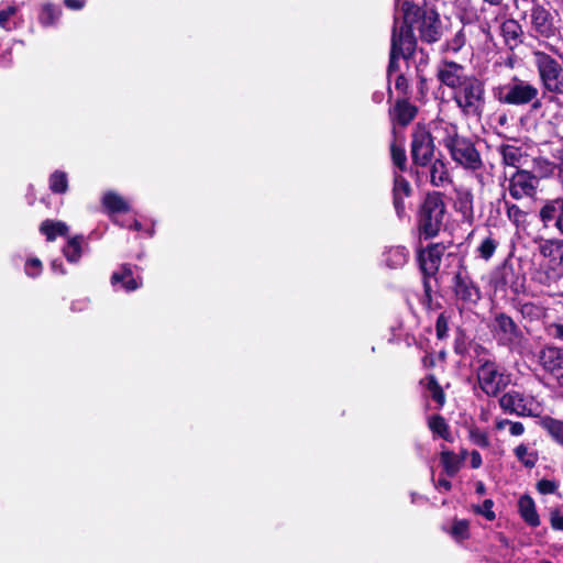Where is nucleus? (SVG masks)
Returning a JSON list of instances; mask_svg holds the SVG:
<instances>
[{"label":"nucleus","mask_w":563,"mask_h":563,"mask_svg":"<svg viewBox=\"0 0 563 563\" xmlns=\"http://www.w3.org/2000/svg\"><path fill=\"white\" fill-rule=\"evenodd\" d=\"M538 250L542 261L533 268L531 278L543 286L555 285L563 277V240H543Z\"/></svg>","instance_id":"f257e3e1"},{"label":"nucleus","mask_w":563,"mask_h":563,"mask_svg":"<svg viewBox=\"0 0 563 563\" xmlns=\"http://www.w3.org/2000/svg\"><path fill=\"white\" fill-rule=\"evenodd\" d=\"M404 21L399 24L395 19V24L391 34V49L390 59L388 65V74L390 75L398 67V59L408 58L412 55L416 48V38L412 33V19L411 13L416 15L418 8L408 1L402 3Z\"/></svg>","instance_id":"f03ea898"},{"label":"nucleus","mask_w":563,"mask_h":563,"mask_svg":"<svg viewBox=\"0 0 563 563\" xmlns=\"http://www.w3.org/2000/svg\"><path fill=\"white\" fill-rule=\"evenodd\" d=\"M495 100L508 106H526L531 103L533 110L541 108L539 88L530 81L512 77L510 81L492 89Z\"/></svg>","instance_id":"7ed1b4c3"},{"label":"nucleus","mask_w":563,"mask_h":563,"mask_svg":"<svg viewBox=\"0 0 563 563\" xmlns=\"http://www.w3.org/2000/svg\"><path fill=\"white\" fill-rule=\"evenodd\" d=\"M453 100L465 117L481 118L485 107V85L475 76L463 80L453 91Z\"/></svg>","instance_id":"20e7f679"},{"label":"nucleus","mask_w":563,"mask_h":563,"mask_svg":"<svg viewBox=\"0 0 563 563\" xmlns=\"http://www.w3.org/2000/svg\"><path fill=\"white\" fill-rule=\"evenodd\" d=\"M445 131L443 145L450 152L452 159L466 169L477 170L482 166V159L473 142L460 136L455 125H448Z\"/></svg>","instance_id":"39448f33"},{"label":"nucleus","mask_w":563,"mask_h":563,"mask_svg":"<svg viewBox=\"0 0 563 563\" xmlns=\"http://www.w3.org/2000/svg\"><path fill=\"white\" fill-rule=\"evenodd\" d=\"M532 56L543 89L548 92L563 96L562 64L542 51H534Z\"/></svg>","instance_id":"423d86ee"},{"label":"nucleus","mask_w":563,"mask_h":563,"mask_svg":"<svg viewBox=\"0 0 563 563\" xmlns=\"http://www.w3.org/2000/svg\"><path fill=\"white\" fill-rule=\"evenodd\" d=\"M445 206L439 192L429 194L420 209L419 228L426 238H432L439 232Z\"/></svg>","instance_id":"0eeeda50"},{"label":"nucleus","mask_w":563,"mask_h":563,"mask_svg":"<svg viewBox=\"0 0 563 563\" xmlns=\"http://www.w3.org/2000/svg\"><path fill=\"white\" fill-rule=\"evenodd\" d=\"M498 402L505 412L519 417H537L542 411L541 404L533 396L518 390L505 393Z\"/></svg>","instance_id":"6e6552de"},{"label":"nucleus","mask_w":563,"mask_h":563,"mask_svg":"<svg viewBox=\"0 0 563 563\" xmlns=\"http://www.w3.org/2000/svg\"><path fill=\"white\" fill-rule=\"evenodd\" d=\"M476 374L481 389L490 397L497 396L508 384L505 374L492 361L481 363Z\"/></svg>","instance_id":"1a4fd4ad"},{"label":"nucleus","mask_w":563,"mask_h":563,"mask_svg":"<svg viewBox=\"0 0 563 563\" xmlns=\"http://www.w3.org/2000/svg\"><path fill=\"white\" fill-rule=\"evenodd\" d=\"M530 26L534 37L552 38L559 35L560 31L552 13L541 4H534L530 13Z\"/></svg>","instance_id":"9d476101"},{"label":"nucleus","mask_w":563,"mask_h":563,"mask_svg":"<svg viewBox=\"0 0 563 563\" xmlns=\"http://www.w3.org/2000/svg\"><path fill=\"white\" fill-rule=\"evenodd\" d=\"M433 140L424 126H417L412 133L411 156L416 164L426 166L432 158Z\"/></svg>","instance_id":"9b49d317"},{"label":"nucleus","mask_w":563,"mask_h":563,"mask_svg":"<svg viewBox=\"0 0 563 563\" xmlns=\"http://www.w3.org/2000/svg\"><path fill=\"white\" fill-rule=\"evenodd\" d=\"M538 178L527 170H518L509 180V194L516 199L530 197L536 192Z\"/></svg>","instance_id":"f8f14e48"},{"label":"nucleus","mask_w":563,"mask_h":563,"mask_svg":"<svg viewBox=\"0 0 563 563\" xmlns=\"http://www.w3.org/2000/svg\"><path fill=\"white\" fill-rule=\"evenodd\" d=\"M539 217L545 227L553 225L563 234V198L547 200L539 211Z\"/></svg>","instance_id":"ddd939ff"},{"label":"nucleus","mask_w":563,"mask_h":563,"mask_svg":"<svg viewBox=\"0 0 563 563\" xmlns=\"http://www.w3.org/2000/svg\"><path fill=\"white\" fill-rule=\"evenodd\" d=\"M468 76L464 74V67L454 62H442L438 67L439 80L453 89V91L462 85L463 80Z\"/></svg>","instance_id":"4468645a"},{"label":"nucleus","mask_w":563,"mask_h":563,"mask_svg":"<svg viewBox=\"0 0 563 563\" xmlns=\"http://www.w3.org/2000/svg\"><path fill=\"white\" fill-rule=\"evenodd\" d=\"M454 291L464 302L475 303L481 298L479 288L467 274L459 272L454 277Z\"/></svg>","instance_id":"2eb2a0df"},{"label":"nucleus","mask_w":563,"mask_h":563,"mask_svg":"<svg viewBox=\"0 0 563 563\" xmlns=\"http://www.w3.org/2000/svg\"><path fill=\"white\" fill-rule=\"evenodd\" d=\"M443 251L444 247L440 244H433L420 251L418 258L420 267L426 275H433L438 272Z\"/></svg>","instance_id":"dca6fc26"},{"label":"nucleus","mask_w":563,"mask_h":563,"mask_svg":"<svg viewBox=\"0 0 563 563\" xmlns=\"http://www.w3.org/2000/svg\"><path fill=\"white\" fill-rule=\"evenodd\" d=\"M499 152L503 157V162L512 167H520L528 161L527 147L517 144H504L500 146Z\"/></svg>","instance_id":"f3484780"},{"label":"nucleus","mask_w":563,"mask_h":563,"mask_svg":"<svg viewBox=\"0 0 563 563\" xmlns=\"http://www.w3.org/2000/svg\"><path fill=\"white\" fill-rule=\"evenodd\" d=\"M540 362L544 369L555 373H561L563 367V350L558 347H547L540 353Z\"/></svg>","instance_id":"a211bd4d"},{"label":"nucleus","mask_w":563,"mask_h":563,"mask_svg":"<svg viewBox=\"0 0 563 563\" xmlns=\"http://www.w3.org/2000/svg\"><path fill=\"white\" fill-rule=\"evenodd\" d=\"M495 331L498 340L504 343L512 342L517 336V327L511 318L505 314H498L495 318Z\"/></svg>","instance_id":"6ab92c4d"},{"label":"nucleus","mask_w":563,"mask_h":563,"mask_svg":"<svg viewBox=\"0 0 563 563\" xmlns=\"http://www.w3.org/2000/svg\"><path fill=\"white\" fill-rule=\"evenodd\" d=\"M409 251L405 246H390L383 253L384 264L391 269L401 268L408 260Z\"/></svg>","instance_id":"aec40b11"},{"label":"nucleus","mask_w":563,"mask_h":563,"mask_svg":"<svg viewBox=\"0 0 563 563\" xmlns=\"http://www.w3.org/2000/svg\"><path fill=\"white\" fill-rule=\"evenodd\" d=\"M501 35L508 46L511 48L518 46L523 34L522 27L515 19H507L500 26Z\"/></svg>","instance_id":"412c9836"},{"label":"nucleus","mask_w":563,"mask_h":563,"mask_svg":"<svg viewBox=\"0 0 563 563\" xmlns=\"http://www.w3.org/2000/svg\"><path fill=\"white\" fill-rule=\"evenodd\" d=\"M409 183L400 175L395 173L394 178V205L398 216L405 211L404 198L410 195Z\"/></svg>","instance_id":"4be33fe9"},{"label":"nucleus","mask_w":563,"mask_h":563,"mask_svg":"<svg viewBox=\"0 0 563 563\" xmlns=\"http://www.w3.org/2000/svg\"><path fill=\"white\" fill-rule=\"evenodd\" d=\"M113 286L119 283L122 284V288L126 291H132L141 286V282L133 277L132 269L129 265H123L119 271L114 272L111 277Z\"/></svg>","instance_id":"5701e85b"},{"label":"nucleus","mask_w":563,"mask_h":563,"mask_svg":"<svg viewBox=\"0 0 563 563\" xmlns=\"http://www.w3.org/2000/svg\"><path fill=\"white\" fill-rule=\"evenodd\" d=\"M499 244V238L495 233L488 232V234L485 235L479 241L478 245L476 246L475 253L479 258L487 262L494 256Z\"/></svg>","instance_id":"b1692460"},{"label":"nucleus","mask_w":563,"mask_h":563,"mask_svg":"<svg viewBox=\"0 0 563 563\" xmlns=\"http://www.w3.org/2000/svg\"><path fill=\"white\" fill-rule=\"evenodd\" d=\"M518 507L521 517L525 519V521L532 526L537 527L540 523L539 516L536 510L534 501L529 496H521L518 501Z\"/></svg>","instance_id":"393cba45"},{"label":"nucleus","mask_w":563,"mask_h":563,"mask_svg":"<svg viewBox=\"0 0 563 563\" xmlns=\"http://www.w3.org/2000/svg\"><path fill=\"white\" fill-rule=\"evenodd\" d=\"M102 205L109 213L128 212L130 206L128 201L114 191H108L102 196Z\"/></svg>","instance_id":"a878e982"},{"label":"nucleus","mask_w":563,"mask_h":563,"mask_svg":"<svg viewBox=\"0 0 563 563\" xmlns=\"http://www.w3.org/2000/svg\"><path fill=\"white\" fill-rule=\"evenodd\" d=\"M430 183L435 187H443L450 183V174L443 161L435 159L431 164Z\"/></svg>","instance_id":"bb28decb"},{"label":"nucleus","mask_w":563,"mask_h":563,"mask_svg":"<svg viewBox=\"0 0 563 563\" xmlns=\"http://www.w3.org/2000/svg\"><path fill=\"white\" fill-rule=\"evenodd\" d=\"M417 109L409 102L401 100L397 101L391 117L401 125H407L416 115Z\"/></svg>","instance_id":"cd10ccee"},{"label":"nucleus","mask_w":563,"mask_h":563,"mask_svg":"<svg viewBox=\"0 0 563 563\" xmlns=\"http://www.w3.org/2000/svg\"><path fill=\"white\" fill-rule=\"evenodd\" d=\"M40 231L47 241H54L58 235L65 236L68 233V227L62 221L45 220L41 223Z\"/></svg>","instance_id":"c85d7f7f"},{"label":"nucleus","mask_w":563,"mask_h":563,"mask_svg":"<svg viewBox=\"0 0 563 563\" xmlns=\"http://www.w3.org/2000/svg\"><path fill=\"white\" fill-rule=\"evenodd\" d=\"M539 424L556 443L563 446V421L547 416L540 419Z\"/></svg>","instance_id":"c756f323"},{"label":"nucleus","mask_w":563,"mask_h":563,"mask_svg":"<svg viewBox=\"0 0 563 563\" xmlns=\"http://www.w3.org/2000/svg\"><path fill=\"white\" fill-rule=\"evenodd\" d=\"M84 238L81 235L74 236L68 240L63 249V253L69 263H78L82 253Z\"/></svg>","instance_id":"7c9ffc66"},{"label":"nucleus","mask_w":563,"mask_h":563,"mask_svg":"<svg viewBox=\"0 0 563 563\" xmlns=\"http://www.w3.org/2000/svg\"><path fill=\"white\" fill-rule=\"evenodd\" d=\"M456 209L463 214L464 219H472L473 217V195L468 190H461L457 192Z\"/></svg>","instance_id":"2f4dec72"},{"label":"nucleus","mask_w":563,"mask_h":563,"mask_svg":"<svg viewBox=\"0 0 563 563\" xmlns=\"http://www.w3.org/2000/svg\"><path fill=\"white\" fill-rule=\"evenodd\" d=\"M420 36L428 43L437 42L441 36V31L437 25V21L424 19L420 27Z\"/></svg>","instance_id":"473e14b6"},{"label":"nucleus","mask_w":563,"mask_h":563,"mask_svg":"<svg viewBox=\"0 0 563 563\" xmlns=\"http://www.w3.org/2000/svg\"><path fill=\"white\" fill-rule=\"evenodd\" d=\"M515 456L527 467H533L538 461V454L529 450L526 444H520L514 450Z\"/></svg>","instance_id":"72a5a7b5"},{"label":"nucleus","mask_w":563,"mask_h":563,"mask_svg":"<svg viewBox=\"0 0 563 563\" xmlns=\"http://www.w3.org/2000/svg\"><path fill=\"white\" fill-rule=\"evenodd\" d=\"M449 533L457 542L466 540L470 537L468 521L465 519H455Z\"/></svg>","instance_id":"f704fd0d"},{"label":"nucleus","mask_w":563,"mask_h":563,"mask_svg":"<svg viewBox=\"0 0 563 563\" xmlns=\"http://www.w3.org/2000/svg\"><path fill=\"white\" fill-rule=\"evenodd\" d=\"M440 457L445 473L449 476H454L460 470V461L455 454L451 451H442Z\"/></svg>","instance_id":"c9c22d12"},{"label":"nucleus","mask_w":563,"mask_h":563,"mask_svg":"<svg viewBox=\"0 0 563 563\" xmlns=\"http://www.w3.org/2000/svg\"><path fill=\"white\" fill-rule=\"evenodd\" d=\"M431 431L446 441H451V433L445 420L441 416H433L429 419Z\"/></svg>","instance_id":"e433bc0d"},{"label":"nucleus","mask_w":563,"mask_h":563,"mask_svg":"<svg viewBox=\"0 0 563 563\" xmlns=\"http://www.w3.org/2000/svg\"><path fill=\"white\" fill-rule=\"evenodd\" d=\"M68 188L67 175L56 170L49 177V189L55 194H64Z\"/></svg>","instance_id":"4c0bfd02"},{"label":"nucleus","mask_w":563,"mask_h":563,"mask_svg":"<svg viewBox=\"0 0 563 563\" xmlns=\"http://www.w3.org/2000/svg\"><path fill=\"white\" fill-rule=\"evenodd\" d=\"M390 152L394 164L400 170H404L406 167L407 157L402 143H397V141H395L390 146Z\"/></svg>","instance_id":"58836bf2"},{"label":"nucleus","mask_w":563,"mask_h":563,"mask_svg":"<svg viewBox=\"0 0 563 563\" xmlns=\"http://www.w3.org/2000/svg\"><path fill=\"white\" fill-rule=\"evenodd\" d=\"M426 386L433 400L442 406L444 404V394L434 376H429L426 378Z\"/></svg>","instance_id":"ea45409f"},{"label":"nucleus","mask_w":563,"mask_h":563,"mask_svg":"<svg viewBox=\"0 0 563 563\" xmlns=\"http://www.w3.org/2000/svg\"><path fill=\"white\" fill-rule=\"evenodd\" d=\"M494 503L492 499H485L482 505L473 506V511L484 516L487 520L492 521L495 519L496 515L493 511Z\"/></svg>","instance_id":"a19ab883"},{"label":"nucleus","mask_w":563,"mask_h":563,"mask_svg":"<svg viewBox=\"0 0 563 563\" xmlns=\"http://www.w3.org/2000/svg\"><path fill=\"white\" fill-rule=\"evenodd\" d=\"M507 217L517 227L526 220V213L517 205H507Z\"/></svg>","instance_id":"79ce46f5"},{"label":"nucleus","mask_w":563,"mask_h":563,"mask_svg":"<svg viewBox=\"0 0 563 563\" xmlns=\"http://www.w3.org/2000/svg\"><path fill=\"white\" fill-rule=\"evenodd\" d=\"M58 14L59 11L55 7L47 4L43 7L40 20L44 25H48L58 18Z\"/></svg>","instance_id":"37998d69"},{"label":"nucleus","mask_w":563,"mask_h":563,"mask_svg":"<svg viewBox=\"0 0 563 563\" xmlns=\"http://www.w3.org/2000/svg\"><path fill=\"white\" fill-rule=\"evenodd\" d=\"M470 439L474 444L481 448H488L490 444L488 435L479 429H472L470 431Z\"/></svg>","instance_id":"c03bdc74"},{"label":"nucleus","mask_w":563,"mask_h":563,"mask_svg":"<svg viewBox=\"0 0 563 563\" xmlns=\"http://www.w3.org/2000/svg\"><path fill=\"white\" fill-rule=\"evenodd\" d=\"M42 272V263L38 258H29L25 263V273L30 277H36Z\"/></svg>","instance_id":"a18cd8bd"},{"label":"nucleus","mask_w":563,"mask_h":563,"mask_svg":"<svg viewBox=\"0 0 563 563\" xmlns=\"http://www.w3.org/2000/svg\"><path fill=\"white\" fill-rule=\"evenodd\" d=\"M448 330H449L448 318L443 313H441L438 317L437 323H435V331H437L438 339H440V340L445 339L448 335Z\"/></svg>","instance_id":"49530a36"},{"label":"nucleus","mask_w":563,"mask_h":563,"mask_svg":"<svg viewBox=\"0 0 563 563\" xmlns=\"http://www.w3.org/2000/svg\"><path fill=\"white\" fill-rule=\"evenodd\" d=\"M16 12V8L11 5V7H8L7 9L4 10H0V26L2 29H5V30H10V25L8 24V20L10 16H12L13 14H15Z\"/></svg>","instance_id":"de8ad7c7"},{"label":"nucleus","mask_w":563,"mask_h":563,"mask_svg":"<svg viewBox=\"0 0 563 563\" xmlns=\"http://www.w3.org/2000/svg\"><path fill=\"white\" fill-rule=\"evenodd\" d=\"M537 486L541 494H553L558 489V484L549 479H541Z\"/></svg>","instance_id":"09e8293b"},{"label":"nucleus","mask_w":563,"mask_h":563,"mask_svg":"<svg viewBox=\"0 0 563 563\" xmlns=\"http://www.w3.org/2000/svg\"><path fill=\"white\" fill-rule=\"evenodd\" d=\"M548 333L555 338L563 340V323H552L548 327Z\"/></svg>","instance_id":"8fccbe9b"},{"label":"nucleus","mask_w":563,"mask_h":563,"mask_svg":"<svg viewBox=\"0 0 563 563\" xmlns=\"http://www.w3.org/2000/svg\"><path fill=\"white\" fill-rule=\"evenodd\" d=\"M509 433L512 437H520L525 433V426L519 421H510L509 423Z\"/></svg>","instance_id":"3c124183"},{"label":"nucleus","mask_w":563,"mask_h":563,"mask_svg":"<svg viewBox=\"0 0 563 563\" xmlns=\"http://www.w3.org/2000/svg\"><path fill=\"white\" fill-rule=\"evenodd\" d=\"M464 45V35L462 33H457L454 38L449 43V49L453 52H457Z\"/></svg>","instance_id":"603ef678"},{"label":"nucleus","mask_w":563,"mask_h":563,"mask_svg":"<svg viewBox=\"0 0 563 563\" xmlns=\"http://www.w3.org/2000/svg\"><path fill=\"white\" fill-rule=\"evenodd\" d=\"M551 526L555 530H563V516L559 512H552Z\"/></svg>","instance_id":"864d4df0"},{"label":"nucleus","mask_w":563,"mask_h":563,"mask_svg":"<svg viewBox=\"0 0 563 563\" xmlns=\"http://www.w3.org/2000/svg\"><path fill=\"white\" fill-rule=\"evenodd\" d=\"M395 87L397 90H399L401 92H406V90L408 88V80L406 79V77L404 75L397 76L396 81H395Z\"/></svg>","instance_id":"5fc2aeb1"},{"label":"nucleus","mask_w":563,"mask_h":563,"mask_svg":"<svg viewBox=\"0 0 563 563\" xmlns=\"http://www.w3.org/2000/svg\"><path fill=\"white\" fill-rule=\"evenodd\" d=\"M482 456L477 451H472L471 453V466L473 468H478L482 465Z\"/></svg>","instance_id":"6e6d98bb"},{"label":"nucleus","mask_w":563,"mask_h":563,"mask_svg":"<svg viewBox=\"0 0 563 563\" xmlns=\"http://www.w3.org/2000/svg\"><path fill=\"white\" fill-rule=\"evenodd\" d=\"M64 3L67 8L71 10H79L84 7V0H64Z\"/></svg>","instance_id":"4d7b16f0"},{"label":"nucleus","mask_w":563,"mask_h":563,"mask_svg":"<svg viewBox=\"0 0 563 563\" xmlns=\"http://www.w3.org/2000/svg\"><path fill=\"white\" fill-rule=\"evenodd\" d=\"M511 420L503 419V418H496L495 419V429L496 430H504L506 427L509 426Z\"/></svg>","instance_id":"13d9d810"},{"label":"nucleus","mask_w":563,"mask_h":563,"mask_svg":"<svg viewBox=\"0 0 563 563\" xmlns=\"http://www.w3.org/2000/svg\"><path fill=\"white\" fill-rule=\"evenodd\" d=\"M437 487L438 488H442L444 490H450L451 489V482L448 481V479H444V478H440L438 481Z\"/></svg>","instance_id":"bf43d9fd"},{"label":"nucleus","mask_w":563,"mask_h":563,"mask_svg":"<svg viewBox=\"0 0 563 563\" xmlns=\"http://www.w3.org/2000/svg\"><path fill=\"white\" fill-rule=\"evenodd\" d=\"M52 269H53L54 272H57V273H60V274H64V273H65V271L63 269V264H62V262H60V261H57V260H55V261H53V262H52Z\"/></svg>","instance_id":"052dcab7"},{"label":"nucleus","mask_w":563,"mask_h":563,"mask_svg":"<svg viewBox=\"0 0 563 563\" xmlns=\"http://www.w3.org/2000/svg\"><path fill=\"white\" fill-rule=\"evenodd\" d=\"M131 229H134L136 231H140L141 228H142V224L137 221V220H134L132 225L130 227Z\"/></svg>","instance_id":"680f3d73"},{"label":"nucleus","mask_w":563,"mask_h":563,"mask_svg":"<svg viewBox=\"0 0 563 563\" xmlns=\"http://www.w3.org/2000/svg\"><path fill=\"white\" fill-rule=\"evenodd\" d=\"M476 492L478 494H484L485 493V487H484V484L483 483H477V487H476Z\"/></svg>","instance_id":"e2e57ef3"},{"label":"nucleus","mask_w":563,"mask_h":563,"mask_svg":"<svg viewBox=\"0 0 563 563\" xmlns=\"http://www.w3.org/2000/svg\"><path fill=\"white\" fill-rule=\"evenodd\" d=\"M485 1L492 5H498L501 3L503 0H485Z\"/></svg>","instance_id":"0e129e2a"},{"label":"nucleus","mask_w":563,"mask_h":563,"mask_svg":"<svg viewBox=\"0 0 563 563\" xmlns=\"http://www.w3.org/2000/svg\"><path fill=\"white\" fill-rule=\"evenodd\" d=\"M558 379L560 382L561 387H563V367L560 374H558Z\"/></svg>","instance_id":"69168bd1"},{"label":"nucleus","mask_w":563,"mask_h":563,"mask_svg":"<svg viewBox=\"0 0 563 563\" xmlns=\"http://www.w3.org/2000/svg\"><path fill=\"white\" fill-rule=\"evenodd\" d=\"M542 563H552V562L545 561V562H542Z\"/></svg>","instance_id":"338daca9"}]
</instances>
